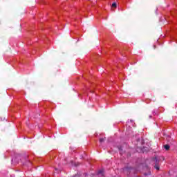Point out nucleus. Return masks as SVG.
I'll use <instances>...</instances> for the list:
<instances>
[{
  "instance_id": "f257e3e1",
  "label": "nucleus",
  "mask_w": 177,
  "mask_h": 177,
  "mask_svg": "<svg viewBox=\"0 0 177 177\" xmlns=\"http://www.w3.org/2000/svg\"><path fill=\"white\" fill-rule=\"evenodd\" d=\"M140 167H143V164H140L139 167L135 168L130 166H127L124 167V171L127 172V175H131V174H138L140 171Z\"/></svg>"
},
{
  "instance_id": "f03ea898",
  "label": "nucleus",
  "mask_w": 177,
  "mask_h": 177,
  "mask_svg": "<svg viewBox=\"0 0 177 177\" xmlns=\"http://www.w3.org/2000/svg\"><path fill=\"white\" fill-rule=\"evenodd\" d=\"M154 162H155V165H154V168L155 169H157V171L160 170V167L158 166V159H157V158H154Z\"/></svg>"
},
{
  "instance_id": "7ed1b4c3",
  "label": "nucleus",
  "mask_w": 177,
  "mask_h": 177,
  "mask_svg": "<svg viewBox=\"0 0 177 177\" xmlns=\"http://www.w3.org/2000/svg\"><path fill=\"white\" fill-rule=\"evenodd\" d=\"M12 162H14V164H19L20 162V158L15 157L12 159Z\"/></svg>"
},
{
  "instance_id": "20e7f679",
  "label": "nucleus",
  "mask_w": 177,
  "mask_h": 177,
  "mask_svg": "<svg viewBox=\"0 0 177 177\" xmlns=\"http://www.w3.org/2000/svg\"><path fill=\"white\" fill-rule=\"evenodd\" d=\"M97 175H100L101 176H104V170L100 169L97 173Z\"/></svg>"
},
{
  "instance_id": "39448f33",
  "label": "nucleus",
  "mask_w": 177,
  "mask_h": 177,
  "mask_svg": "<svg viewBox=\"0 0 177 177\" xmlns=\"http://www.w3.org/2000/svg\"><path fill=\"white\" fill-rule=\"evenodd\" d=\"M158 111H160V109H154L153 111H152V114H153V115H158Z\"/></svg>"
},
{
  "instance_id": "423d86ee",
  "label": "nucleus",
  "mask_w": 177,
  "mask_h": 177,
  "mask_svg": "<svg viewBox=\"0 0 177 177\" xmlns=\"http://www.w3.org/2000/svg\"><path fill=\"white\" fill-rule=\"evenodd\" d=\"M24 164V165H28V166H29V165H31V161H30L29 160H27L26 161V162H24V163H23Z\"/></svg>"
},
{
  "instance_id": "0eeeda50",
  "label": "nucleus",
  "mask_w": 177,
  "mask_h": 177,
  "mask_svg": "<svg viewBox=\"0 0 177 177\" xmlns=\"http://www.w3.org/2000/svg\"><path fill=\"white\" fill-rule=\"evenodd\" d=\"M104 140H106V138H100V143H103V142H104Z\"/></svg>"
},
{
  "instance_id": "6e6552de",
  "label": "nucleus",
  "mask_w": 177,
  "mask_h": 177,
  "mask_svg": "<svg viewBox=\"0 0 177 177\" xmlns=\"http://www.w3.org/2000/svg\"><path fill=\"white\" fill-rule=\"evenodd\" d=\"M164 147H165V150H169V148H170V147H169V145H164Z\"/></svg>"
},
{
  "instance_id": "1a4fd4ad",
  "label": "nucleus",
  "mask_w": 177,
  "mask_h": 177,
  "mask_svg": "<svg viewBox=\"0 0 177 177\" xmlns=\"http://www.w3.org/2000/svg\"><path fill=\"white\" fill-rule=\"evenodd\" d=\"M151 172L148 171V173H144L145 176H149V175H151Z\"/></svg>"
},
{
  "instance_id": "9d476101",
  "label": "nucleus",
  "mask_w": 177,
  "mask_h": 177,
  "mask_svg": "<svg viewBox=\"0 0 177 177\" xmlns=\"http://www.w3.org/2000/svg\"><path fill=\"white\" fill-rule=\"evenodd\" d=\"M112 8H117V3H113Z\"/></svg>"
},
{
  "instance_id": "9b49d317",
  "label": "nucleus",
  "mask_w": 177,
  "mask_h": 177,
  "mask_svg": "<svg viewBox=\"0 0 177 177\" xmlns=\"http://www.w3.org/2000/svg\"><path fill=\"white\" fill-rule=\"evenodd\" d=\"M151 117H152L151 115H149V118H151Z\"/></svg>"
},
{
  "instance_id": "f8f14e48",
  "label": "nucleus",
  "mask_w": 177,
  "mask_h": 177,
  "mask_svg": "<svg viewBox=\"0 0 177 177\" xmlns=\"http://www.w3.org/2000/svg\"><path fill=\"white\" fill-rule=\"evenodd\" d=\"M73 164H74V162L71 161V165H73Z\"/></svg>"
},
{
  "instance_id": "ddd939ff",
  "label": "nucleus",
  "mask_w": 177,
  "mask_h": 177,
  "mask_svg": "<svg viewBox=\"0 0 177 177\" xmlns=\"http://www.w3.org/2000/svg\"><path fill=\"white\" fill-rule=\"evenodd\" d=\"M75 167H77V164H75Z\"/></svg>"
},
{
  "instance_id": "4468645a",
  "label": "nucleus",
  "mask_w": 177,
  "mask_h": 177,
  "mask_svg": "<svg viewBox=\"0 0 177 177\" xmlns=\"http://www.w3.org/2000/svg\"><path fill=\"white\" fill-rule=\"evenodd\" d=\"M130 122H132V120H130Z\"/></svg>"
},
{
  "instance_id": "2eb2a0df",
  "label": "nucleus",
  "mask_w": 177,
  "mask_h": 177,
  "mask_svg": "<svg viewBox=\"0 0 177 177\" xmlns=\"http://www.w3.org/2000/svg\"><path fill=\"white\" fill-rule=\"evenodd\" d=\"M119 150H121V148H119Z\"/></svg>"
}]
</instances>
